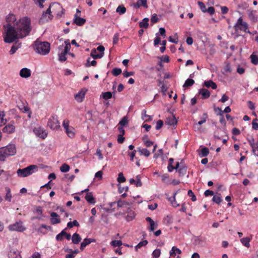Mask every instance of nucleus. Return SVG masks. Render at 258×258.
<instances>
[{"mask_svg":"<svg viewBox=\"0 0 258 258\" xmlns=\"http://www.w3.org/2000/svg\"><path fill=\"white\" fill-rule=\"evenodd\" d=\"M31 19L24 17L16 21L13 26L4 25V39L6 43H12L19 38H23L29 35L32 30Z\"/></svg>","mask_w":258,"mask_h":258,"instance_id":"1","label":"nucleus"},{"mask_svg":"<svg viewBox=\"0 0 258 258\" xmlns=\"http://www.w3.org/2000/svg\"><path fill=\"white\" fill-rule=\"evenodd\" d=\"M52 12L58 17H60L64 14V10L58 3H51L47 10L42 13L39 21V23L43 24L51 20L53 18V15L51 14Z\"/></svg>","mask_w":258,"mask_h":258,"instance_id":"2","label":"nucleus"},{"mask_svg":"<svg viewBox=\"0 0 258 258\" xmlns=\"http://www.w3.org/2000/svg\"><path fill=\"white\" fill-rule=\"evenodd\" d=\"M47 167L48 166H44L43 164H39V165H31L26 168L19 169L17 171V173L18 176L25 177L36 172L38 168L43 169Z\"/></svg>","mask_w":258,"mask_h":258,"instance_id":"3","label":"nucleus"},{"mask_svg":"<svg viewBox=\"0 0 258 258\" xmlns=\"http://www.w3.org/2000/svg\"><path fill=\"white\" fill-rule=\"evenodd\" d=\"M16 153V149L14 144L9 145L0 148V160L4 161L7 158L13 156Z\"/></svg>","mask_w":258,"mask_h":258,"instance_id":"4","label":"nucleus"},{"mask_svg":"<svg viewBox=\"0 0 258 258\" xmlns=\"http://www.w3.org/2000/svg\"><path fill=\"white\" fill-rule=\"evenodd\" d=\"M50 44L47 42L36 40L35 42V50L39 54L46 55L50 51Z\"/></svg>","mask_w":258,"mask_h":258,"instance_id":"5","label":"nucleus"},{"mask_svg":"<svg viewBox=\"0 0 258 258\" xmlns=\"http://www.w3.org/2000/svg\"><path fill=\"white\" fill-rule=\"evenodd\" d=\"M234 28L236 31H237L238 30L241 31H243L246 33H250V32L248 30V25L247 23L243 21V19L242 17H240L236 24L234 25Z\"/></svg>","mask_w":258,"mask_h":258,"instance_id":"6","label":"nucleus"},{"mask_svg":"<svg viewBox=\"0 0 258 258\" xmlns=\"http://www.w3.org/2000/svg\"><path fill=\"white\" fill-rule=\"evenodd\" d=\"M48 126L52 130H57L60 127L59 122L56 115H52L48 119L47 122Z\"/></svg>","mask_w":258,"mask_h":258,"instance_id":"7","label":"nucleus"},{"mask_svg":"<svg viewBox=\"0 0 258 258\" xmlns=\"http://www.w3.org/2000/svg\"><path fill=\"white\" fill-rule=\"evenodd\" d=\"M8 228L10 231H16L19 232H23L26 229L22 225V221L17 222L13 224L10 225Z\"/></svg>","mask_w":258,"mask_h":258,"instance_id":"8","label":"nucleus"},{"mask_svg":"<svg viewBox=\"0 0 258 258\" xmlns=\"http://www.w3.org/2000/svg\"><path fill=\"white\" fill-rule=\"evenodd\" d=\"M34 134L38 137L44 139L47 136V132L42 127H35L33 130Z\"/></svg>","mask_w":258,"mask_h":258,"instance_id":"9","label":"nucleus"},{"mask_svg":"<svg viewBox=\"0 0 258 258\" xmlns=\"http://www.w3.org/2000/svg\"><path fill=\"white\" fill-rule=\"evenodd\" d=\"M14 124V122L13 121L6 125L3 129V132L7 134L13 133L15 131V126Z\"/></svg>","mask_w":258,"mask_h":258,"instance_id":"10","label":"nucleus"},{"mask_svg":"<svg viewBox=\"0 0 258 258\" xmlns=\"http://www.w3.org/2000/svg\"><path fill=\"white\" fill-rule=\"evenodd\" d=\"M87 90L85 88L82 89L77 94L75 95L76 100L78 102H82L85 98Z\"/></svg>","mask_w":258,"mask_h":258,"instance_id":"11","label":"nucleus"},{"mask_svg":"<svg viewBox=\"0 0 258 258\" xmlns=\"http://www.w3.org/2000/svg\"><path fill=\"white\" fill-rule=\"evenodd\" d=\"M207 239L205 237L198 236L195 239L196 244L200 245L202 247L205 246L206 244Z\"/></svg>","mask_w":258,"mask_h":258,"instance_id":"12","label":"nucleus"},{"mask_svg":"<svg viewBox=\"0 0 258 258\" xmlns=\"http://www.w3.org/2000/svg\"><path fill=\"white\" fill-rule=\"evenodd\" d=\"M6 20L7 24L5 25H10L11 26H13L12 24H14L17 21L15 15L13 14H9L6 17Z\"/></svg>","mask_w":258,"mask_h":258,"instance_id":"13","label":"nucleus"},{"mask_svg":"<svg viewBox=\"0 0 258 258\" xmlns=\"http://www.w3.org/2000/svg\"><path fill=\"white\" fill-rule=\"evenodd\" d=\"M51 231L52 227L50 226H47L45 224H42L37 230V232L43 234H45L47 233V231Z\"/></svg>","mask_w":258,"mask_h":258,"instance_id":"14","label":"nucleus"},{"mask_svg":"<svg viewBox=\"0 0 258 258\" xmlns=\"http://www.w3.org/2000/svg\"><path fill=\"white\" fill-rule=\"evenodd\" d=\"M31 72L30 69L24 68L21 70L20 76L24 78H27L31 76Z\"/></svg>","mask_w":258,"mask_h":258,"instance_id":"15","label":"nucleus"},{"mask_svg":"<svg viewBox=\"0 0 258 258\" xmlns=\"http://www.w3.org/2000/svg\"><path fill=\"white\" fill-rule=\"evenodd\" d=\"M50 222L52 224L55 225L60 222V219L58 218V215L55 212H52L50 214Z\"/></svg>","mask_w":258,"mask_h":258,"instance_id":"16","label":"nucleus"},{"mask_svg":"<svg viewBox=\"0 0 258 258\" xmlns=\"http://www.w3.org/2000/svg\"><path fill=\"white\" fill-rule=\"evenodd\" d=\"M74 22L77 25L81 26L83 25L85 23L86 20L84 18L78 17L77 14H76L74 16Z\"/></svg>","mask_w":258,"mask_h":258,"instance_id":"17","label":"nucleus"},{"mask_svg":"<svg viewBox=\"0 0 258 258\" xmlns=\"http://www.w3.org/2000/svg\"><path fill=\"white\" fill-rule=\"evenodd\" d=\"M94 239L91 238H85L81 244L80 249L81 250H84V248L88 244H90L92 242H95Z\"/></svg>","mask_w":258,"mask_h":258,"instance_id":"18","label":"nucleus"},{"mask_svg":"<svg viewBox=\"0 0 258 258\" xmlns=\"http://www.w3.org/2000/svg\"><path fill=\"white\" fill-rule=\"evenodd\" d=\"M137 152L139 153L140 155H144L146 157L149 156L151 154L148 150L141 147L138 148Z\"/></svg>","mask_w":258,"mask_h":258,"instance_id":"19","label":"nucleus"},{"mask_svg":"<svg viewBox=\"0 0 258 258\" xmlns=\"http://www.w3.org/2000/svg\"><path fill=\"white\" fill-rule=\"evenodd\" d=\"M179 191L180 189L177 190L176 192H175L173 194V197L168 198L169 201L170 202L172 206L174 207H177L179 206V204H178L175 200V196Z\"/></svg>","mask_w":258,"mask_h":258,"instance_id":"20","label":"nucleus"},{"mask_svg":"<svg viewBox=\"0 0 258 258\" xmlns=\"http://www.w3.org/2000/svg\"><path fill=\"white\" fill-rule=\"evenodd\" d=\"M9 258H21L18 250L13 249L9 253Z\"/></svg>","mask_w":258,"mask_h":258,"instance_id":"21","label":"nucleus"},{"mask_svg":"<svg viewBox=\"0 0 258 258\" xmlns=\"http://www.w3.org/2000/svg\"><path fill=\"white\" fill-rule=\"evenodd\" d=\"M65 132L69 137L71 138H73L75 137V129L73 127L70 126L67 128L65 130Z\"/></svg>","mask_w":258,"mask_h":258,"instance_id":"22","label":"nucleus"},{"mask_svg":"<svg viewBox=\"0 0 258 258\" xmlns=\"http://www.w3.org/2000/svg\"><path fill=\"white\" fill-rule=\"evenodd\" d=\"M134 6L136 8H139L141 6L147 8V0H139L136 3L134 4Z\"/></svg>","mask_w":258,"mask_h":258,"instance_id":"23","label":"nucleus"},{"mask_svg":"<svg viewBox=\"0 0 258 258\" xmlns=\"http://www.w3.org/2000/svg\"><path fill=\"white\" fill-rule=\"evenodd\" d=\"M170 162L167 166L168 171L169 172H171L173 170V169L177 170L179 168V162Z\"/></svg>","mask_w":258,"mask_h":258,"instance_id":"24","label":"nucleus"},{"mask_svg":"<svg viewBox=\"0 0 258 258\" xmlns=\"http://www.w3.org/2000/svg\"><path fill=\"white\" fill-rule=\"evenodd\" d=\"M199 93L202 96V98L203 99L208 98L210 95L209 91L206 89H201Z\"/></svg>","mask_w":258,"mask_h":258,"instance_id":"25","label":"nucleus"},{"mask_svg":"<svg viewBox=\"0 0 258 258\" xmlns=\"http://www.w3.org/2000/svg\"><path fill=\"white\" fill-rule=\"evenodd\" d=\"M104 53H97V50L96 49H93L91 52V56L94 59L100 58L103 56Z\"/></svg>","mask_w":258,"mask_h":258,"instance_id":"26","label":"nucleus"},{"mask_svg":"<svg viewBox=\"0 0 258 258\" xmlns=\"http://www.w3.org/2000/svg\"><path fill=\"white\" fill-rule=\"evenodd\" d=\"M204 86L207 88H212L213 89H216L217 87L216 84L212 80L205 81Z\"/></svg>","mask_w":258,"mask_h":258,"instance_id":"27","label":"nucleus"},{"mask_svg":"<svg viewBox=\"0 0 258 258\" xmlns=\"http://www.w3.org/2000/svg\"><path fill=\"white\" fill-rule=\"evenodd\" d=\"M85 199L90 204L95 203V198L93 197L92 192L87 193L85 197Z\"/></svg>","mask_w":258,"mask_h":258,"instance_id":"28","label":"nucleus"},{"mask_svg":"<svg viewBox=\"0 0 258 258\" xmlns=\"http://www.w3.org/2000/svg\"><path fill=\"white\" fill-rule=\"evenodd\" d=\"M72 242L74 244H78L81 240V238L79 234L74 233L72 237Z\"/></svg>","mask_w":258,"mask_h":258,"instance_id":"29","label":"nucleus"},{"mask_svg":"<svg viewBox=\"0 0 258 258\" xmlns=\"http://www.w3.org/2000/svg\"><path fill=\"white\" fill-rule=\"evenodd\" d=\"M250 240L251 239L249 237H246L241 238L240 239V242L244 246H245L247 248H249L250 247L249 242Z\"/></svg>","mask_w":258,"mask_h":258,"instance_id":"30","label":"nucleus"},{"mask_svg":"<svg viewBox=\"0 0 258 258\" xmlns=\"http://www.w3.org/2000/svg\"><path fill=\"white\" fill-rule=\"evenodd\" d=\"M149 19L147 18H144L142 22H140V27L141 28H147L149 26Z\"/></svg>","mask_w":258,"mask_h":258,"instance_id":"31","label":"nucleus"},{"mask_svg":"<svg viewBox=\"0 0 258 258\" xmlns=\"http://www.w3.org/2000/svg\"><path fill=\"white\" fill-rule=\"evenodd\" d=\"M167 122L170 125H174L176 124L177 120L173 115H171L167 118Z\"/></svg>","mask_w":258,"mask_h":258,"instance_id":"32","label":"nucleus"},{"mask_svg":"<svg viewBox=\"0 0 258 258\" xmlns=\"http://www.w3.org/2000/svg\"><path fill=\"white\" fill-rule=\"evenodd\" d=\"M169 253L171 256H173L175 255L176 253L181 254V251L176 246H173L171 248V250L170 251Z\"/></svg>","mask_w":258,"mask_h":258,"instance_id":"33","label":"nucleus"},{"mask_svg":"<svg viewBox=\"0 0 258 258\" xmlns=\"http://www.w3.org/2000/svg\"><path fill=\"white\" fill-rule=\"evenodd\" d=\"M21 43H15L11 47V49L10 50V53L11 54H14L16 52L17 50L21 47Z\"/></svg>","mask_w":258,"mask_h":258,"instance_id":"34","label":"nucleus"},{"mask_svg":"<svg viewBox=\"0 0 258 258\" xmlns=\"http://www.w3.org/2000/svg\"><path fill=\"white\" fill-rule=\"evenodd\" d=\"M208 118V114L207 113H204L203 114V116L202 117H201V120H200L197 124H196L195 125V127H196V126L198 125H202V124H203L204 123L206 122V120Z\"/></svg>","mask_w":258,"mask_h":258,"instance_id":"35","label":"nucleus"},{"mask_svg":"<svg viewBox=\"0 0 258 258\" xmlns=\"http://www.w3.org/2000/svg\"><path fill=\"white\" fill-rule=\"evenodd\" d=\"M135 213L133 211L130 210V211L128 212V214L125 217V219L127 221H130L133 220L134 219V218H135Z\"/></svg>","mask_w":258,"mask_h":258,"instance_id":"36","label":"nucleus"},{"mask_svg":"<svg viewBox=\"0 0 258 258\" xmlns=\"http://www.w3.org/2000/svg\"><path fill=\"white\" fill-rule=\"evenodd\" d=\"M195 83V81L191 79H187L183 85V88L192 86Z\"/></svg>","mask_w":258,"mask_h":258,"instance_id":"37","label":"nucleus"},{"mask_svg":"<svg viewBox=\"0 0 258 258\" xmlns=\"http://www.w3.org/2000/svg\"><path fill=\"white\" fill-rule=\"evenodd\" d=\"M101 96L102 97L103 99L106 100L111 98L112 97V94L111 92L108 91L105 92H102Z\"/></svg>","mask_w":258,"mask_h":258,"instance_id":"38","label":"nucleus"},{"mask_svg":"<svg viewBox=\"0 0 258 258\" xmlns=\"http://www.w3.org/2000/svg\"><path fill=\"white\" fill-rule=\"evenodd\" d=\"M67 52H64V51L62 50V51L58 54L59 60L60 61H64L67 60L66 54H68Z\"/></svg>","mask_w":258,"mask_h":258,"instance_id":"39","label":"nucleus"},{"mask_svg":"<svg viewBox=\"0 0 258 258\" xmlns=\"http://www.w3.org/2000/svg\"><path fill=\"white\" fill-rule=\"evenodd\" d=\"M116 11L120 15H122L126 12V8L123 5H119L117 8Z\"/></svg>","mask_w":258,"mask_h":258,"instance_id":"40","label":"nucleus"},{"mask_svg":"<svg viewBox=\"0 0 258 258\" xmlns=\"http://www.w3.org/2000/svg\"><path fill=\"white\" fill-rule=\"evenodd\" d=\"M218 109L220 111V113H219V115L220 116V122L221 124L225 125L226 123V120L225 119V118H224V116L223 115V111L221 110V108H220L219 107L218 108Z\"/></svg>","mask_w":258,"mask_h":258,"instance_id":"41","label":"nucleus"},{"mask_svg":"<svg viewBox=\"0 0 258 258\" xmlns=\"http://www.w3.org/2000/svg\"><path fill=\"white\" fill-rule=\"evenodd\" d=\"M209 154V149L204 147L202 149L201 152L199 153V155L202 157H204L207 156Z\"/></svg>","mask_w":258,"mask_h":258,"instance_id":"42","label":"nucleus"},{"mask_svg":"<svg viewBox=\"0 0 258 258\" xmlns=\"http://www.w3.org/2000/svg\"><path fill=\"white\" fill-rule=\"evenodd\" d=\"M64 43H65L66 45L64 47L63 51H64V52L69 53V51H70L71 47V45L70 43L69 40H66L64 41Z\"/></svg>","mask_w":258,"mask_h":258,"instance_id":"43","label":"nucleus"},{"mask_svg":"<svg viewBox=\"0 0 258 258\" xmlns=\"http://www.w3.org/2000/svg\"><path fill=\"white\" fill-rule=\"evenodd\" d=\"M6 191H7V194H6V195L5 196V200L8 201H9V202H10L11 201V198H12V195H11V189L9 187H6Z\"/></svg>","mask_w":258,"mask_h":258,"instance_id":"44","label":"nucleus"},{"mask_svg":"<svg viewBox=\"0 0 258 258\" xmlns=\"http://www.w3.org/2000/svg\"><path fill=\"white\" fill-rule=\"evenodd\" d=\"M161 177L163 182L168 184L170 183V180L169 179V175L168 174H163Z\"/></svg>","mask_w":258,"mask_h":258,"instance_id":"45","label":"nucleus"},{"mask_svg":"<svg viewBox=\"0 0 258 258\" xmlns=\"http://www.w3.org/2000/svg\"><path fill=\"white\" fill-rule=\"evenodd\" d=\"M117 205L118 207L121 208L126 206H129L130 204L128 202L120 200L117 202Z\"/></svg>","mask_w":258,"mask_h":258,"instance_id":"46","label":"nucleus"},{"mask_svg":"<svg viewBox=\"0 0 258 258\" xmlns=\"http://www.w3.org/2000/svg\"><path fill=\"white\" fill-rule=\"evenodd\" d=\"M147 244L148 241L146 240L141 241L135 246L136 250L137 251L138 249L140 248L142 246H146Z\"/></svg>","mask_w":258,"mask_h":258,"instance_id":"47","label":"nucleus"},{"mask_svg":"<svg viewBox=\"0 0 258 258\" xmlns=\"http://www.w3.org/2000/svg\"><path fill=\"white\" fill-rule=\"evenodd\" d=\"M111 73L113 76H117L121 74L122 71L121 69L115 68L112 69Z\"/></svg>","mask_w":258,"mask_h":258,"instance_id":"48","label":"nucleus"},{"mask_svg":"<svg viewBox=\"0 0 258 258\" xmlns=\"http://www.w3.org/2000/svg\"><path fill=\"white\" fill-rule=\"evenodd\" d=\"M212 200L214 202L217 204H220L222 202L221 197L219 195H215L213 196Z\"/></svg>","mask_w":258,"mask_h":258,"instance_id":"49","label":"nucleus"},{"mask_svg":"<svg viewBox=\"0 0 258 258\" xmlns=\"http://www.w3.org/2000/svg\"><path fill=\"white\" fill-rule=\"evenodd\" d=\"M79 226V224L78 222L76 220H74L72 222H69L67 224V227L69 228H71L73 226L78 227Z\"/></svg>","mask_w":258,"mask_h":258,"instance_id":"50","label":"nucleus"},{"mask_svg":"<svg viewBox=\"0 0 258 258\" xmlns=\"http://www.w3.org/2000/svg\"><path fill=\"white\" fill-rule=\"evenodd\" d=\"M251 61V62L254 64H258V56L254 54H251L250 55Z\"/></svg>","mask_w":258,"mask_h":258,"instance_id":"51","label":"nucleus"},{"mask_svg":"<svg viewBox=\"0 0 258 258\" xmlns=\"http://www.w3.org/2000/svg\"><path fill=\"white\" fill-rule=\"evenodd\" d=\"M70 168V166L68 164L64 163L60 167V170L62 172H67L69 171Z\"/></svg>","mask_w":258,"mask_h":258,"instance_id":"52","label":"nucleus"},{"mask_svg":"<svg viewBox=\"0 0 258 258\" xmlns=\"http://www.w3.org/2000/svg\"><path fill=\"white\" fill-rule=\"evenodd\" d=\"M176 171L178 172L180 174L184 175L186 173V168L183 166H180L179 165V168L176 170Z\"/></svg>","mask_w":258,"mask_h":258,"instance_id":"53","label":"nucleus"},{"mask_svg":"<svg viewBox=\"0 0 258 258\" xmlns=\"http://www.w3.org/2000/svg\"><path fill=\"white\" fill-rule=\"evenodd\" d=\"M5 116V114L4 111L0 112V125H2L3 124H5L6 122V120H5L4 117Z\"/></svg>","mask_w":258,"mask_h":258,"instance_id":"54","label":"nucleus"},{"mask_svg":"<svg viewBox=\"0 0 258 258\" xmlns=\"http://www.w3.org/2000/svg\"><path fill=\"white\" fill-rule=\"evenodd\" d=\"M128 123V119L126 116H124L119 122L120 126H125Z\"/></svg>","mask_w":258,"mask_h":258,"instance_id":"55","label":"nucleus"},{"mask_svg":"<svg viewBox=\"0 0 258 258\" xmlns=\"http://www.w3.org/2000/svg\"><path fill=\"white\" fill-rule=\"evenodd\" d=\"M110 244L114 247H119L122 245V243L121 240H113L110 242Z\"/></svg>","mask_w":258,"mask_h":258,"instance_id":"56","label":"nucleus"},{"mask_svg":"<svg viewBox=\"0 0 258 258\" xmlns=\"http://www.w3.org/2000/svg\"><path fill=\"white\" fill-rule=\"evenodd\" d=\"M143 140L144 142V144L147 147H150L154 145V143L148 140L147 138L146 139L145 138H144Z\"/></svg>","mask_w":258,"mask_h":258,"instance_id":"57","label":"nucleus"},{"mask_svg":"<svg viewBox=\"0 0 258 258\" xmlns=\"http://www.w3.org/2000/svg\"><path fill=\"white\" fill-rule=\"evenodd\" d=\"M198 4L201 11L204 13H206L207 9L205 5L202 2H198Z\"/></svg>","mask_w":258,"mask_h":258,"instance_id":"58","label":"nucleus"},{"mask_svg":"<svg viewBox=\"0 0 258 258\" xmlns=\"http://www.w3.org/2000/svg\"><path fill=\"white\" fill-rule=\"evenodd\" d=\"M161 250L160 249L154 250L152 253V255L154 258H158L160 256Z\"/></svg>","mask_w":258,"mask_h":258,"instance_id":"59","label":"nucleus"},{"mask_svg":"<svg viewBox=\"0 0 258 258\" xmlns=\"http://www.w3.org/2000/svg\"><path fill=\"white\" fill-rule=\"evenodd\" d=\"M90 58H88V59H87V63L86 64V66L87 67H89L91 66H94V67L96 66L97 61L96 60H93L90 63Z\"/></svg>","mask_w":258,"mask_h":258,"instance_id":"60","label":"nucleus"},{"mask_svg":"<svg viewBox=\"0 0 258 258\" xmlns=\"http://www.w3.org/2000/svg\"><path fill=\"white\" fill-rule=\"evenodd\" d=\"M117 181L118 182H123L125 181V178L124 177L123 174L122 172H120L118 174L117 178Z\"/></svg>","mask_w":258,"mask_h":258,"instance_id":"61","label":"nucleus"},{"mask_svg":"<svg viewBox=\"0 0 258 258\" xmlns=\"http://www.w3.org/2000/svg\"><path fill=\"white\" fill-rule=\"evenodd\" d=\"M187 195L189 197H191L192 201L195 202L197 200L196 197L191 190L190 189L188 191Z\"/></svg>","mask_w":258,"mask_h":258,"instance_id":"62","label":"nucleus"},{"mask_svg":"<svg viewBox=\"0 0 258 258\" xmlns=\"http://www.w3.org/2000/svg\"><path fill=\"white\" fill-rule=\"evenodd\" d=\"M136 185L137 187H141L142 185V183L141 180V177L140 175H137L136 177Z\"/></svg>","mask_w":258,"mask_h":258,"instance_id":"63","label":"nucleus"},{"mask_svg":"<svg viewBox=\"0 0 258 258\" xmlns=\"http://www.w3.org/2000/svg\"><path fill=\"white\" fill-rule=\"evenodd\" d=\"M163 125V121L162 120H158L156 123V129L157 130H160Z\"/></svg>","mask_w":258,"mask_h":258,"instance_id":"64","label":"nucleus"}]
</instances>
